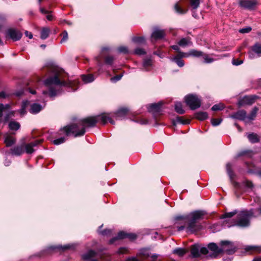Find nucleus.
<instances>
[{"instance_id": "obj_8", "label": "nucleus", "mask_w": 261, "mask_h": 261, "mask_svg": "<svg viewBox=\"0 0 261 261\" xmlns=\"http://www.w3.org/2000/svg\"><path fill=\"white\" fill-rule=\"evenodd\" d=\"M220 245L221 246V253H225L230 255L233 254L236 251L237 248L232 242L222 241Z\"/></svg>"}, {"instance_id": "obj_12", "label": "nucleus", "mask_w": 261, "mask_h": 261, "mask_svg": "<svg viewBox=\"0 0 261 261\" xmlns=\"http://www.w3.org/2000/svg\"><path fill=\"white\" fill-rule=\"evenodd\" d=\"M125 238H127L130 241H133L137 238V235L133 233H127L123 231H120L116 237L112 238L110 240L109 243L110 244H112L117 240L123 239Z\"/></svg>"}, {"instance_id": "obj_57", "label": "nucleus", "mask_w": 261, "mask_h": 261, "mask_svg": "<svg viewBox=\"0 0 261 261\" xmlns=\"http://www.w3.org/2000/svg\"><path fill=\"white\" fill-rule=\"evenodd\" d=\"M190 56L189 53H185L181 51H179L178 54L176 57H178V58L181 59L182 58L184 57H188Z\"/></svg>"}, {"instance_id": "obj_58", "label": "nucleus", "mask_w": 261, "mask_h": 261, "mask_svg": "<svg viewBox=\"0 0 261 261\" xmlns=\"http://www.w3.org/2000/svg\"><path fill=\"white\" fill-rule=\"evenodd\" d=\"M251 27H247L245 28L241 29L239 30V32L241 33H247L251 31Z\"/></svg>"}, {"instance_id": "obj_35", "label": "nucleus", "mask_w": 261, "mask_h": 261, "mask_svg": "<svg viewBox=\"0 0 261 261\" xmlns=\"http://www.w3.org/2000/svg\"><path fill=\"white\" fill-rule=\"evenodd\" d=\"M15 142V139L11 136H7L5 139V143L7 147L11 146Z\"/></svg>"}, {"instance_id": "obj_29", "label": "nucleus", "mask_w": 261, "mask_h": 261, "mask_svg": "<svg viewBox=\"0 0 261 261\" xmlns=\"http://www.w3.org/2000/svg\"><path fill=\"white\" fill-rule=\"evenodd\" d=\"M242 186L244 187L248 190H252L254 187L252 182L248 179H245L243 181Z\"/></svg>"}, {"instance_id": "obj_19", "label": "nucleus", "mask_w": 261, "mask_h": 261, "mask_svg": "<svg viewBox=\"0 0 261 261\" xmlns=\"http://www.w3.org/2000/svg\"><path fill=\"white\" fill-rule=\"evenodd\" d=\"M128 112V110L126 108L119 109L114 115L113 117L116 120H122L124 119Z\"/></svg>"}, {"instance_id": "obj_34", "label": "nucleus", "mask_w": 261, "mask_h": 261, "mask_svg": "<svg viewBox=\"0 0 261 261\" xmlns=\"http://www.w3.org/2000/svg\"><path fill=\"white\" fill-rule=\"evenodd\" d=\"M226 170L230 180H232L234 176V174L232 170V165L230 163H228L226 164Z\"/></svg>"}, {"instance_id": "obj_18", "label": "nucleus", "mask_w": 261, "mask_h": 261, "mask_svg": "<svg viewBox=\"0 0 261 261\" xmlns=\"http://www.w3.org/2000/svg\"><path fill=\"white\" fill-rule=\"evenodd\" d=\"M74 247L73 244H67L64 246L62 245H58V246H51L48 247L46 251L50 252L51 251H54L56 249L61 250L62 251H65L66 250L68 249H74Z\"/></svg>"}, {"instance_id": "obj_46", "label": "nucleus", "mask_w": 261, "mask_h": 261, "mask_svg": "<svg viewBox=\"0 0 261 261\" xmlns=\"http://www.w3.org/2000/svg\"><path fill=\"white\" fill-rule=\"evenodd\" d=\"M159 256V254H149L148 253V261H155L158 259V257Z\"/></svg>"}, {"instance_id": "obj_16", "label": "nucleus", "mask_w": 261, "mask_h": 261, "mask_svg": "<svg viewBox=\"0 0 261 261\" xmlns=\"http://www.w3.org/2000/svg\"><path fill=\"white\" fill-rule=\"evenodd\" d=\"M230 117L233 119L244 121L245 123L247 122V114L244 110H239L232 114Z\"/></svg>"}, {"instance_id": "obj_4", "label": "nucleus", "mask_w": 261, "mask_h": 261, "mask_svg": "<svg viewBox=\"0 0 261 261\" xmlns=\"http://www.w3.org/2000/svg\"><path fill=\"white\" fill-rule=\"evenodd\" d=\"M257 210L258 211V214H255L253 209H251L249 211H242L238 215L237 220L233 224L228 225L226 224L225 225L228 227L235 225L241 227H247L250 224V219L251 218L261 216V206L257 208Z\"/></svg>"}, {"instance_id": "obj_64", "label": "nucleus", "mask_w": 261, "mask_h": 261, "mask_svg": "<svg viewBox=\"0 0 261 261\" xmlns=\"http://www.w3.org/2000/svg\"><path fill=\"white\" fill-rule=\"evenodd\" d=\"M126 261H139V259L136 257L132 256L127 258Z\"/></svg>"}, {"instance_id": "obj_61", "label": "nucleus", "mask_w": 261, "mask_h": 261, "mask_svg": "<svg viewBox=\"0 0 261 261\" xmlns=\"http://www.w3.org/2000/svg\"><path fill=\"white\" fill-rule=\"evenodd\" d=\"M99 233L103 236L108 235L111 233V230L110 229H105L102 231H99Z\"/></svg>"}, {"instance_id": "obj_32", "label": "nucleus", "mask_w": 261, "mask_h": 261, "mask_svg": "<svg viewBox=\"0 0 261 261\" xmlns=\"http://www.w3.org/2000/svg\"><path fill=\"white\" fill-rule=\"evenodd\" d=\"M175 110L179 114H183L185 111L182 108V103L180 102H176L175 104Z\"/></svg>"}, {"instance_id": "obj_14", "label": "nucleus", "mask_w": 261, "mask_h": 261, "mask_svg": "<svg viewBox=\"0 0 261 261\" xmlns=\"http://www.w3.org/2000/svg\"><path fill=\"white\" fill-rule=\"evenodd\" d=\"M208 249L212 252L208 256L211 258H216L219 254L221 253V247L219 248L216 244L211 243L208 245Z\"/></svg>"}, {"instance_id": "obj_40", "label": "nucleus", "mask_w": 261, "mask_h": 261, "mask_svg": "<svg viewBox=\"0 0 261 261\" xmlns=\"http://www.w3.org/2000/svg\"><path fill=\"white\" fill-rule=\"evenodd\" d=\"M224 108V106L223 103H220L214 105L212 108V110L213 111L222 110Z\"/></svg>"}, {"instance_id": "obj_1", "label": "nucleus", "mask_w": 261, "mask_h": 261, "mask_svg": "<svg viewBox=\"0 0 261 261\" xmlns=\"http://www.w3.org/2000/svg\"><path fill=\"white\" fill-rule=\"evenodd\" d=\"M109 121L114 124V121L109 114L103 113L94 117H90L79 121L76 123L67 125L60 129L61 134H65L66 136L73 135L74 137L83 136L85 133L86 127H93L97 122L102 124Z\"/></svg>"}, {"instance_id": "obj_36", "label": "nucleus", "mask_w": 261, "mask_h": 261, "mask_svg": "<svg viewBox=\"0 0 261 261\" xmlns=\"http://www.w3.org/2000/svg\"><path fill=\"white\" fill-rule=\"evenodd\" d=\"M247 138L251 143H256L258 142V136L254 133L249 134L247 136Z\"/></svg>"}, {"instance_id": "obj_50", "label": "nucleus", "mask_w": 261, "mask_h": 261, "mask_svg": "<svg viewBox=\"0 0 261 261\" xmlns=\"http://www.w3.org/2000/svg\"><path fill=\"white\" fill-rule=\"evenodd\" d=\"M62 38L60 41L61 43H63L66 42L68 40V33L66 31H64L62 33Z\"/></svg>"}, {"instance_id": "obj_37", "label": "nucleus", "mask_w": 261, "mask_h": 261, "mask_svg": "<svg viewBox=\"0 0 261 261\" xmlns=\"http://www.w3.org/2000/svg\"><path fill=\"white\" fill-rule=\"evenodd\" d=\"M171 60L175 62L180 67H183L185 65L184 61L181 59L178 58V57L175 56L174 58L171 59Z\"/></svg>"}, {"instance_id": "obj_15", "label": "nucleus", "mask_w": 261, "mask_h": 261, "mask_svg": "<svg viewBox=\"0 0 261 261\" xmlns=\"http://www.w3.org/2000/svg\"><path fill=\"white\" fill-rule=\"evenodd\" d=\"M258 97L256 95L245 96L240 100V106L250 105L252 104Z\"/></svg>"}, {"instance_id": "obj_7", "label": "nucleus", "mask_w": 261, "mask_h": 261, "mask_svg": "<svg viewBox=\"0 0 261 261\" xmlns=\"http://www.w3.org/2000/svg\"><path fill=\"white\" fill-rule=\"evenodd\" d=\"M186 104L191 110H195L199 108L201 106V100L198 96L194 94H189L185 98Z\"/></svg>"}, {"instance_id": "obj_24", "label": "nucleus", "mask_w": 261, "mask_h": 261, "mask_svg": "<svg viewBox=\"0 0 261 261\" xmlns=\"http://www.w3.org/2000/svg\"><path fill=\"white\" fill-rule=\"evenodd\" d=\"M40 12L43 14H47L46 18L48 20L51 21L53 20V16L51 15V11L47 10L44 8L40 7L39 8Z\"/></svg>"}, {"instance_id": "obj_47", "label": "nucleus", "mask_w": 261, "mask_h": 261, "mask_svg": "<svg viewBox=\"0 0 261 261\" xmlns=\"http://www.w3.org/2000/svg\"><path fill=\"white\" fill-rule=\"evenodd\" d=\"M134 53L136 55L140 56L145 54L146 52L144 49L138 47L135 49Z\"/></svg>"}, {"instance_id": "obj_59", "label": "nucleus", "mask_w": 261, "mask_h": 261, "mask_svg": "<svg viewBox=\"0 0 261 261\" xmlns=\"http://www.w3.org/2000/svg\"><path fill=\"white\" fill-rule=\"evenodd\" d=\"M232 63L234 65L238 66V65H241V64H242L243 63V61L242 60H239L238 59H233L232 60Z\"/></svg>"}, {"instance_id": "obj_55", "label": "nucleus", "mask_w": 261, "mask_h": 261, "mask_svg": "<svg viewBox=\"0 0 261 261\" xmlns=\"http://www.w3.org/2000/svg\"><path fill=\"white\" fill-rule=\"evenodd\" d=\"M204 62L205 63H211L214 62V59L208 57V55H204L203 56Z\"/></svg>"}, {"instance_id": "obj_49", "label": "nucleus", "mask_w": 261, "mask_h": 261, "mask_svg": "<svg viewBox=\"0 0 261 261\" xmlns=\"http://www.w3.org/2000/svg\"><path fill=\"white\" fill-rule=\"evenodd\" d=\"M174 9L175 10V11L179 13V14H185L187 11H185L183 9H182L178 5V3H176L175 4V6H174Z\"/></svg>"}, {"instance_id": "obj_41", "label": "nucleus", "mask_w": 261, "mask_h": 261, "mask_svg": "<svg viewBox=\"0 0 261 261\" xmlns=\"http://www.w3.org/2000/svg\"><path fill=\"white\" fill-rule=\"evenodd\" d=\"M202 54H203V53L202 51H198V50H196L195 49H192L189 52L190 56H192L197 57L202 56Z\"/></svg>"}, {"instance_id": "obj_48", "label": "nucleus", "mask_w": 261, "mask_h": 261, "mask_svg": "<svg viewBox=\"0 0 261 261\" xmlns=\"http://www.w3.org/2000/svg\"><path fill=\"white\" fill-rule=\"evenodd\" d=\"M237 213V211L234 210L231 212L226 213L222 217L223 218H231L234 216Z\"/></svg>"}, {"instance_id": "obj_23", "label": "nucleus", "mask_w": 261, "mask_h": 261, "mask_svg": "<svg viewBox=\"0 0 261 261\" xmlns=\"http://www.w3.org/2000/svg\"><path fill=\"white\" fill-rule=\"evenodd\" d=\"M200 246L198 244H195L191 246V253L193 257H198L200 255Z\"/></svg>"}, {"instance_id": "obj_60", "label": "nucleus", "mask_w": 261, "mask_h": 261, "mask_svg": "<svg viewBox=\"0 0 261 261\" xmlns=\"http://www.w3.org/2000/svg\"><path fill=\"white\" fill-rule=\"evenodd\" d=\"M199 250H200V252L203 254H206L208 252V250L207 248L206 247H201L200 246V248Z\"/></svg>"}, {"instance_id": "obj_33", "label": "nucleus", "mask_w": 261, "mask_h": 261, "mask_svg": "<svg viewBox=\"0 0 261 261\" xmlns=\"http://www.w3.org/2000/svg\"><path fill=\"white\" fill-rule=\"evenodd\" d=\"M29 103H30L29 101H28L27 100L23 101L22 102V105H21V108L19 111L21 115L23 116L24 114H26L25 109H26V108L27 107V106L29 105Z\"/></svg>"}, {"instance_id": "obj_43", "label": "nucleus", "mask_w": 261, "mask_h": 261, "mask_svg": "<svg viewBox=\"0 0 261 261\" xmlns=\"http://www.w3.org/2000/svg\"><path fill=\"white\" fill-rule=\"evenodd\" d=\"M200 0H190V5L191 7L194 9H197L199 5Z\"/></svg>"}, {"instance_id": "obj_6", "label": "nucleus", "mask_w": 261, "mask_h": 261, "mask_svg": "<svg viewBox=\"0 0 261 261\" xmlns=\"http://www.w3.org/2000/svg\"><path fill=\"white\" fill-rule=\"evenodd\" d=\"M167 35L165 29H162L159 26H154L151 29L150 40L152 42H155L158 40H165Z\"/></svg>"}, {"instance_id": "obj_56", "label": "nucleus", "mask_w": 261, "mask_h": 261, "mask_svg": "<svg viewBox=\"0 0 261 261\" xmlns=\"http://www.w3.org/2000/svg\"><path fill=\"white\" fill-rule=\"evenodd\" d=\"M128 252V249L125 247H121L119 249L117 253L119 254H123L126 253Z\"/></svg>"}, {"instance_id": "obj_44", "label": "nucleus", "mask_w": 261, "mask_h": 261, "mask_svg": "<svg viewBox=\"0 0 261 261\" xmlns=\"http://www.w3.org/2000/svg\"><path fill=\"white\" fill-rule=\"evenodd\" d=\"M247 250H253L256 252H261V246H249L246 248Z\"/></svg>"}, {"instance_id": "obj_11", "label": "nucleus", "mask_w": 261, "mask_h": 261, "mask_svg": "<svg viewBox=\"0 0 261 261\" xmlns=\"http://www.w3.org/2000/svg\"><path fill=\"white\" fill-rule=\"evenodd\" d=\"M22 36V34L19 31L9 29L5 33V37L6 39H11L14 41L19 40Z\"/></svg>"}, {"instance_id": "obj_10", "label": "nucleus", "mask_w": 261, "mask_h": 261, "mask_svg": "<svg viewBox=\"0 0 261 261\" xmlns=\"http://www.w3.org/2000/svg\"><path fill=\"white\" fill-rule=\"evenodd\" d=\"M258 5L257 0H240V6L245 9L249 10H254Z\"/></svg>"}, {"instance_id": "obj_28", "label": "nucleus", "mask_w": 261, "mask_h": 261, "mask_svg": "<svg viewBox=\"0 0 261 261\" xmlns=\"http://www.w3.org/2000/svg\"><path fill=\"white\" fill-rule=\"evenodd\" d=\"M50 33V30L48 28H43L40 32V38L42 40L46 39Z\"/></svg>"}, {"instance_id": "obj_54", "label": "nucleus", "mask_w": 261, "mask_h": 261, "mask_svg": "<svg viewBox=\"0 0 261 261\" xmlns=\"http://www.w3.org/2000/svg\"><path fill=\"white\" fill-rule=\"evenodd\" d=\"M123 76V74H119L117 75L112 78H111L110 80L112 83H116L118 81L120 80L122 77Z\"/></svg>"}, {"instance_id": "obj_39", "label": "nucleus", "mask_w": 261, "mask_h": 261, "mask_svg": "<svg viewBox=\"0 0 261 261\" xmlns=\"http://www.w3.org/2000/svg\"><path fill=\"white\" fill-rule=\"evenodd\" d=\"M114 58L111 56H107L105 58V63L107 65L112 66L114 61Z\"/></svg>"}, {"instance_id": "obj_52", "label": "nucleus", "mask_w": 261, "mask_h": 261, "mask_svg": "<svg viewBox=\"0 0 261 261\" xmlns=\"http://www.w3.org/2000/svg\"><path fill=\"white\" fill-rule=\"evenodd\" d=\"M221 122H222L221 119L213 118L211 120V122H212V125L215 126L219 125Z\"/></svg>"}, {"instance_id": "obj_51", "label": "nucleus", "mask_w": 261, "mask_h": 261, "mask_svg": "<svg viewBox=\"0 0 261 261\" xmlns=\"http://www.w3.org/2000/svg\"><path fill=\"white\" fill-rule=\"evenodd\" d=\"M189 41L186 38H182L178 42V45L181 46H185L189 43Z\"/></svg>"}, {"instance_id": "obj_2", "label": "nucleus", "mask_w": 261, "mask_h": 261, "mask_svg": "<svg viewBox=\"0 0 261 261\" xmlns=\"http://www.w3.org/2000/svg\"><path fill=\"white\" fill-rule=\"evenodd\" d=\"M44 85L47 88L48 91H43L44 95L48 94L50 97H55L62 93V87H66L68 92L74 91L76 90L73 87L76 82L66 81L61 76L60 72L56 73L54 75L47 78L43 81Z\"/></svg>"}, {"instance_id": "obj_62", "label": "nucleus", "mask_w": 261, "mask_h": 261, "mask_svg": "<svg viewBox=\"0 0 261 261\" xmlns=\"http://www.w3.org/2000/svg\"><path fill=\"white\" fill-rule=\"evenodd\" d=\"M97 65L99 68L98 71L102 72L103 71L102 70V68L103 64H102V63H101V62L99 61V60L98 59H97Z\"/></svg>"}, {"instance_id": "obj_13", "label": "nucleus", "mask_w": 261, "mask_h": 261, "mask_svg": "<svg viewBox=\"0 0 261 261\" xmlns=\"http://www.w3.org/2000/svg\"><path fill=\"white\" fill-rule=\"evenodd\" d=\"M250 59H254L255 57V54L257 57L261 56V44L257 43L253 45L251 50L248 52Z\"/></svg>"}, {"instance_id": "obj_38", "label": "nucleus", "mask_w": 261, "mask_h": 261, "mask_svg": "<svg viewBox=\"0 0 261 261\" xmlns=\"http://www.w3.org/2000/svg\"><path fill=\"white\" fill-rule=\"evenodd\" d=\"M181 123L182 124H186L189 123L188 120H184L182 117L177 116L176 119L173 121L174 125H175L176 123Z\"/></svg>"}, {"instance_id": "obj_5", "label": "nucleus", "mask_w": 261, "mask_h": 261, "mask_svg": "<svg viewBox=\"0 0 261 261\" xmlns=\"http://www.w3.org/2000/svg\"><path fill=\"white\" fill-rule=\"evenodd\" d=\"M103 250L95 251L93 250H89L87 252L82 255L83 261H98V258L103 259L105 255H110L107 253H103Z\"/></svg>"}, {"instance_id": "obj_9", "label": "nucleus", "mask_w": 261, "mask_h": 261, "mask_svg": "<svg viewBox=\"0 0 261 261\" xmlns=\"http://www.w3.org/2000/svg\"><path fill=\"white\" fill-rule=\"evenodd\" d=\"M10 110L11 105L10 104L0 103V118L3 117L4 112L7 113L4 118L5 122L8 121L10 118L14 116L15 111Z\"/></svg>"}, {"instance_id": "obj_26", "label": "nucleus", "mask_w": 261, "mask_h": 261, "mask_svg": "<svg viewBox=\"0 0 261 261\" xmlns=\"http://www.w3.org/2000/svg\"><path fill=\"white\" fill-rule=\"evenodd\" d=\"M187 252V250L182 248H177L172 251L173 254H176L179 257L183 256Z\"/></svg>"}, {"instance_id": "obj_63", "label": "nucleus", "mask_w": 261, "mask_h": 261, "mask_svg": "<svg viewBox=\"0 0 261 261\" xmlns=\"http://www.w3.org/2000/svg\"><path fill=\"white\" fill-rule=\"evenodd\" d=\"M9 96V94H7L5 92L2 91L0 92V98H6Z\"/></svg>"}, {"instance_id": "obj_27", "label": "nucleus", "mask_w": 261, "mask_h": 261, "mask_svg": "<svg viewBox=\"0 0 261 261\" xmlns=\"http://www.w3.org/2000/svg\"><path fill=\"white\" fill-rule=\"evenodd\" d=\"M195 117L196 119L202 121L207 118L208 114L205 112H198L195 113Z\"/></svg>"}, {"instance_id": "obj_22", "label": "nucleus", "mask_w": 261, "mask_h": 261, "mask_svg": "<svg viewBox=\"0 0 261 261\" xmlns=\"http://www.w3.org/2000/svg\"><path fill=\"white\" fill-rule=\"evenodd\" d=\"M42 107L41 105L37 103H33L30 105V112L33 114L38 113L42 109Z\"/></svg>"}, {"instance_id": "obj_3", "label": "nucleus", "mask_w": 261, "mask_h": 261, "mask_svg": "<svg viewBox=\"0 0 261 261\" xmlns=\"http://www.w3.org/2000/svg\"><path fill=\"white\" fill-rule=\"evenodd\" d=\"M205 213L202 211H196L190 213L185 217L179 216L177 219H183L188 221V224L186 227L187 232L193 233L201 229L202 226L199 223V221L202 219ZM186 226L182 225L178 227V230L180 231L183 230Z\"/></svg>"}, {"instance_id": "obj_53", "label": "nucleus", "mask_w": 261, "mask_h": 261, "mask_svg": "<svg viewBox=\"0 0 261 261\" xmlns=\"http://www.w3.org/2000/svg\"><path fill=\"white\" fill-rule=\"evenodd\" d=\"M133 41L136 43H141L143 42L145 40L144 37H134L132 39Z\"/></svg>"}, {"instance_id": "obj_21", "label": "nucleus", "mask_w": 261, "mask_h": 261, "mask_svg": "<svg viewBox=\"0 0 261 261\" xmlns=\"http://www.w3.org/2000/svg\"><path fill=\"white\" fill-rule=\"evenodd\" d=\"M24 152L23 144L21 146H16L11 149L12 155L19 156Z\"/></svg>"}, {"instance_id": "obj_45", "label": "nucleus", "mask_w": 261, "mask_h": 261, "mask_svg": "<svg viewBox=\"0 0 261 261\" xmlns=\"http://www.w3.org/2000/svg\"><path fill=\"white\" fill-rule=\"evenodd\" d=\"M66 140V138L64 137H61L59 139H55L53 141V143L55 145H59L64 143Z\"/></svg>"}, {"instance_id": "obj_25", "label": "nucleus", "mask_w": 261, "mask_h": 261, "mask_svg": "<svg viewBox=\"0 0 261 261\" xmlns=\"http://www.w3.org/2000/svg\"><path fill=\"white\" fill-rule=\"evenodd\" d=\"M82 80L85 84L91 83L95 80V77L93 74H89L88 75H82Z\"/></svg>"}, {"instance_id": "obj_42", "label": "nucleus", "mask_w": 261, "mask_h": 261, "mask_svg": "<svg viewBox=\"0 0 261 261\" xmlns=\"http://www.w3.org/2000/svg\"><path fill=\"white\" fill-rule=\"evenodd\" d=\"M117 50L118 52L120 53H122L124 54H127L129 53V51L128 50L127 47L124 46H119L117 48Z\"/></svg>"}, {"instance_id": "obj_31", "label": "nucleus", "mask_w": 261, "mask_h": 261, "mask_svg": "<svg viewBox=\"0 0 261 261\" xmlns=\"http://www.w3.org/2000/svg\"><path fill=\"white\" fill-rule=\"evenodd\" d=\"M258 111V109L256 107H254L251 111L250 114L247 116V122L253 120L256 116V114Z\"/></svg>"}, {"instance_id": "obj_30", "label": "nucleus", "mask_w": 261, "mask_h": 261, "mask_svg": "<svg viewBox=\"0 0 261 261\" xmlns=\"http://www.w3.org/2000/svg\"><path fill=\"white\" fill-rule=\"evenodd\" d=\"M9 127L12 130H17L20 127L19 123L15 121H11L9 123Z\"/></svg>"}, {"instance_id": "obj_17", "label": "nucleus", "mask_w": 261, "mask_h": 261, "mask_svg": "<svg viewBox=\"0 0 261 261\" xmlns=\"http://www.w3.org/2000/svg\"><path fill=\"white\" fill-rule=\"evenodd\" d=\"M39 140H36L34 142L28 144H23L24 150L28 154H31L35 151L34 147L36 146L40 143Z\"/></svg>"}, {"instance_id": "obj_20", "label": "nucleus", "mask_w": 261, "mask_h": 261, "mask_svg": "<svg viewBox=\"0 0 261 261\" xmlns=\"http://www.w3.org/2000/svg\"><path fill=\"white\" fill-rule=\"evenodd\" d=\"M161 102L151 103L148 107V111L153 114H158L161 111Z\"/></svg>"}]
</instances>
